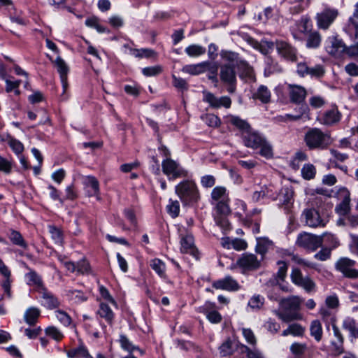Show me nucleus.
I'll list each match as a JSON object with an SVG mask.
<instances>
[{"mask_svg":"<svg viewBox=\"0 0 358 358\" xmlns=\"http://www.w3.org/2000/svg\"><path fill=\"white\" fill-rule=\"evenodd\" d=\"M302 299L298 296H291L280 301V307L283 311L274 310V313L283 322H289L301 318L300 314L292 313L300 309Z\"/></svg>","mask_w":358,"mask_h":358,"instance_id":"1","label":"nucleus"},{"mask_svg":"<svg viewBox=\"0 0 358 358\" xmlns=\"http://www.w3.org/2000/svg\"><path fill=\"white\" fill-rule=\"evenodd\" d=\"M325 237L331 240L335 239L333 235H328L326 233L321 236H318L303 231L297 236L296 245L314 252L322 245L323 240Z\"/></svg>","mask_w":358,"mask_h":358,"instance_id":"2","label":"nucleus"},{"mask_svg":"<svg viewBox=\"0 0 358 358\" xmlns=\"http://www.w3.org/2000/svg\"><path fill=\"white\" fill-rule=\"evenodd\" d=\"M176 193L184 204H191L199 199L196 184L192 180H184L176 186Z\"/></svg>","mask_w":358,"mask_h":358,"instance_id":"3","label":"nucleus"},{"mask_svg":"<svg viewBox=\"0 0 358 358\" xmlns=\"http://www.w3.org/2000/svg\"><path fill=\"white\" fill-rule=\"evenodd\" d=\"M305 141L310 149H325L331 144L330 136L317 128L311 129L306 134Z\"/></svg>","mask_w":358,"mask_h":358,"instance_id":"4","label":"nucleus"},{"mask_svg":"<svg viewBox=\"0 0 358 358\" xmlns=\"http://www.w3.org/2000/svg\"><path fill=\"white\" fill-rule=\"evenodd\" d=\"M301 222L311 228L323 227L326 225L327 220L322 217L319 211L313 208H306L301 215Z\"/></svg>","mask_w":358,"mask_h":358,"instance_id":"5","label":"nucleus"},{"mask_svg":"<svg viewBox=\"0 0 358 358\" xmlns=\"http://www.w3.org/2000/svg\"><path fill=\"white\" fill-rule=\"evenodd\" d=\"M162 171L169 179H176L186 177L187 171L185 170L178 163L171 158H166L162 163Z\"/></svg>","mask_w":358,"mask_h":358,"instance_id":"6","label":"nucleus"},{"mask_svg":"<svg viewBox=\"0 0 358 358\" xmlns=\"http://www.w3.org/2000/svg\"><path fill=\"white\" fill-rule=\"evenodd\" d=\"M338 15V10L335 8H327L316 15L317 27L324 30H327L334 22Z\"/></svg>","mask_w":358,"mask_h":358,"instance_id":"7","label":"nucleus"},{"mask_svg":"<svg viewBox=\"0 0 358 358\" xmlns=\"http://www.w3.org/2000/svg\"><path fill=\"white\" fill-rule=\"evenodd\" d=\"M234 68L230 65H222L220 68V79L228 85L227 91L231 94L236 90V76Z\"/></svg>","mask_w":358,"mask_h":358,"instance_id":"8","label":"nucleus"},{"mask_svg":"<svg viewBox=\"0 0 358 358\" xmlns=\"http://www.w3.org/2000/svg\"><path fill=\"white\" fill-rule=\"evenodd\" d=\"M324 46L326 51L334 57H340L348 48L343 41L336 36H329L324 42Z\"/></svg>","mask_w":358,"mask_h":358,"instance_id":"9","label":"nucleus"},{"mask_svg":"<svg viewBox=\"0 0 358 358\" xmlns=\"http://www.w3.org/2000/svg\"><path fill=\"white\" fill-rule=\"evenodd\" d=\"M355 261L348 257L340 258L336 263V268L344 276L350 278H358V270L354 268Z\"/></svg>","mask_w":358,"mask_h":358,"instance_id":"10","label":"nucleus"},{"mask_svg":"<svg viewBox=\"0 0 358 358\" xmlns=\"http://www.w3.org/2000/svg\"><path fill=\"white\" fill-rule=\"evenodd\" d=\"M291 279L294 284L302 287L307 292H311L315 289V282L310 278L303 277L298 268H294L292 271Z\"/></svg>","mask_w":358,"mask_h":358,"instance_id":"11","label":"nucleus"},{"mask_svg":"<svg viewBox=\"0 0 358 358\" xmlns=\"http://www.w3.org/2000/svg\"><path fill=\"white\" fill-rule=\"evenodd\" d=\"M203 101L214 108L224 107L229 108L231 105V99L227 96L217 97L215 94L208 92H203Z\"/></svg>","mask_w":358,"mask_h":358,"instance_id":"12","label":"nucleus"},{"mask_svg":"<svg viewBox=\"0 0 358 358\" xmlns=\"http://www.w3.org/2000/svg\"><path fill=\"white\" fill-rule=\"evenodd\" d=\"M180 251L182 253H187L196 259L198 258V250L194 244V237L191 234L180 235Z\"/></svg>","mask_w":358,"mask_h":358,"instance_id":"13","label":"nucleus"},{"mask_svg":"<svg viewBox=\"0 0 358 358\" xmlns=\"http://www.w3.org/2000/svg\"><path fill=\"white\" fill-rule=\"evenodd\" d=\"M236 264L243 270H254L260 266V260L253 254L245 253L238 259Z\"/></svg>","mask_w":358,"mask_h":358,"instance_id":"14","label":"nucleus"},{"mask_svg":"<svg viewBox=\"0 0 358 358\" xmlns=\"http://www.w3.org/2000/svg\"><path fill=\"white\" fill-rule=\"evenodd\" d=\"M243 138L245 145L252 149H258L261 143L265 140L262 136L252 131L251 128L243 134Z\"/></svg>","mask_w":358,"mask_h":358,"instance_id":"15","label":"nucleus"},{"mask_svg":"<svg viewBox=\"0 0 358 358\" xmlns=\"http://www.w3.org/2000/svg\"><path fill=\"white\" fill-rule=\"evenodd\" d=\"M338 198L341 203L336 207L337 212L341 215H345L350 210V194L345 187L339 189L338 192Z\"/></svg>","mask_w":358,"mask_h":358,"instance_id":"16","label":"nucleus"},{"mask_svg":"<svg viewBox=\"0 0 358 358\" xmlns=\"http://www.w3.org/2000/svg\"><path fill=\"white\" fill-rule=\"evenodd\" d=\"M288 90L291 101L300 103L304 101L307 92L303 87L298 85L289 84Z\"/></svg>","mask_w":358,"mask_h":358,"instance_id":"17","label":"nucleus"},{"mask_svg":"<svg viewBox=\"0 0 358 358\" xmlns=\"http://www.w3.org/2000/svg\"><path fill=\"white\" fill-rule=\"evenodd\" d=\"M278 52L284 58L294 61L296 59V50L287 42L280 41L276 42Z\"/></svg>","mask_w":358,"mask_h":358,"instance_id":"18","label":"nucleus"},{"mask_svg":"<svg viewBox=\"0 0 358 358\" xmlns=\"http://www.w3.org/2000/svg\"><path fill=\"white\" fill-rule=\"evenodd\" d=\"M252 98L267 104L271 101V92L267 86L261 85L253 92Z\"/></svg>","mask_w":358,"mask_h":358,"instance_id":"19","label":"nucleus"},{"mask_svg":"<svg viewBox=\"0 0 358 358\" xmlns=\"http://www.w3.org/2000/svg\"><path fill=\"white\" fill-rule=\"evenodd\" d=\"M213 287L215 289H225L227 291H236L239 289L238 282L231 276H226L223 279L214 282Z\"/></svg>","mask_w":358,"mask_h":358,"instance_id":"20","label":"nucleus"},{"mask_svg":"<svg viewBox=\"0 0 358 358\" xmlns=\"http://www.w3.org/2000/svg\"><path fill=\"white\" fill-rule=\"evenodd\" d=\"M210 64L208 62H203L196 64H187L182 67V71L192 76H196L206 72L210 69Z\"/></svg>","mask_w":358,"mask_h":358,"instance_id":"21","label":"nucleus"},{"mask_svg":"<svg viewBox=\"0 0 358 358\" xmlns=\"http://www.w3.org/2000/svg\"><path fill=\"white\" fill-rule=\"evenodd\" d=\"M97 315L99 317L103 319L109 325H112L115 314L107 302H101L97 310Z\"/></svg>","mask_w":358,"mask_h":358,"instance_id":"22","label":"nucleus"},{"mask_svg":"<svg viewBox=\"0 0 358 358\" xmlns=\"http://www.w3.org/2000/svg\"><path fill=\"white\" fill-rule=\"evenodd\" d=\"M341 119V113L337 108H334L324 113L320 117V122L324 125H331L337 123Z\"/></svg>","mask_w":358,"mask_h":358,"instance_id":"23","label":"nucleus"},{"mask_svg":"<svg viewBox=\"0 0 358 358\" xmlns=\"http://www.w3.org/2000/svg\"><path fill=\"white\" fill-rule=\"evenodd\" d=\"M55 64L60 75L63 88L65 91L67 87L66 76L69 72V68L65 62L60 57L56 58Z\"/></svg>","mask_w":358,"mask_h":358,"instance_id":"24","label":"nucleus"},{"mask_svg":"<svg viewBox=\"0 0 358 358\" xmlns=\"http://www.w3.org/2000/svg\"><path fill=\"white\" fill-rule=\"evenodd\" d=\"M222 59L226 62L224 65H230L232 67H238L243 62L236 52L231 51H222L221 53Z\"/></svg>","mask_w":358,"mask_h":358,"instance_id":"25","label":"nucleus"},{"mask_svg":"<svg viewBox=\"0 0 358 358\" xmlns=\"http://www.w3.org/2000/svg\"><path fill=\"white\" fill-rule=\"evenodd\" d=\"M27 282L29 285L33 286L39 292L44 289L43 281L41 277L34 271H30L25 275Z\"/></svg>","mask_w":358,"mask_h":358,"instance_id":"26","label":"nucleus"},{"mask_svg":"<svg viewBox=\"0 0 358 358\" xmlns=\"http://www.w3.org/2000/svg\"><path fill=\"white\" fill-rule=\"evenodd\" d=\"M41 294L42 297V304L47 307L48 308L52 309L56 308L59 302L56 298L49 292H48L45 288L42 289L41 291L39 292Z\"/></svg>","mask_w":358,"mask_h":358,"instance_id":"27","label":"nucleus"},{"mask_svg":"<svg viewBox=\"0 0 358 358\" xmlns=\"http://www.w3.org/2000/svg\"><path fill=\"white\" fill-rule=\"evenodd\" d=\"M83 183L86 187L90 188V196H98L99 194V183L95 177L92 176L85 177Z\"/></svg>","mask_w":358,"mask_h":358,"instance_id":"28","label":"nucleus"},{"mask_svg":"<svg viewBox=\"0 0 358 358\" xmlns=\"http://www.w3.org/2000/svg\"><path fill=\"white\" fill-rule=\"evenodd\" d=\"M119 343L121 348L128 352L129 353H133L136 351L139 352L140 354L143 355V351L138 348V346L135 345L126 336L120 335Z\"/></svg>","mask_w":358,"mask_h":358,"instance_id":"29","label":"nucleus"},{"mask_svg":"<svg viewBox=\"0 0 358 358\" xmlns=\"http://www.w3.org/2000/svg\"><path fill=\"white\" fill-rule=\"evenodd\" d=\"M310 335L317 342L320 341L322 338V327L321 322L318 320L311 322L310 326Z\"/></svg>","mask_w":358,"mask_h":358,"instance_id":"30","label":"nucleus"},{"mask_svg":"<svg viewBox=\"0 0 358 358\" xmlns=\"http://www.w3.org/2000/svg\"><path fill=\"white\" fill-rule=\"evenodd\" d=\"M229 121L231 124L242 131L243 136L251 128L250 124L245 120H242L237 116H229Z\"/></svg>","mask_w":358,"mask_h":358,"instance_id":"31","label":"nucleus"},{"mask_svg":"<svg viewBox=\"0 0 358 358\" xmlns=\"http://www.w3.org/2000/svg\"><path fill=\"white\" fill-rule=\"evenodd\" d=\"M322 37L317 31H310L306 39V47L317 48L321 43Z\"/></svg>","mask_w":358,"mask_h":358,"instance_id":"32","label":"nucleus"},{"mask_svg":"<svg viewBox=\"0 0 358 358\" xmlns=\"http://www.w3.org/2000/svg\"><path fill=\"white\" fill-rule=\"evenodd\" d=\"M67 356L69 358H92L87 350L83 345L69 350Z\"/></svg>","mask_w":358,"mask_h":358,"instance_id":"33","label":"nucleus"},{"mask_svg":"<svg viewBox=\"0 0 358 358\" xmlns=\"http://www.w3.org/2000/svg\"><path fill=\"white\" fill-rule=\"evenodd\" d=\"M304 331L305 329L301 324L295 323L290 324L287 329L282 331V336L292 335L294 336H301L303 335Z\"/></svg>","mask_w":358,"mask_h":358,"instance_id":"34","label":"nucleus"},{"mask_svg":"<svg viewBox=\"0 0 358 358\" xmlns=\"http://www.w3.org/2000/svg\"><path fill=\"white\" fill-rule=\"evenodd\" d=\"M334 334L335 337L337 338V342H332V345L334 346V350L337 354H341L343 352V337L339 330V329L336 326H332Z\"/></svg>","mask_w":358,"mask_h":358,"instance_id":"35","label":"nucleus"},{"mask_svg":"<svg viewBox=\"0 0 358 358\" xmlns=\"http://www.w3.org/2000/svg\"><path fill=\"white\" fill-rule=\"evenodd\" d=\"M40 315V310L36 308H29L24 313V320L30 325H34Z\"/></svg>","mask_w":358,"mask_h":358,"instance_id":"36","label":"nucleus"},{"mask_svg":"<svg viewBox=\"0 0 358 358\" xmlns=\"http://www.w3.org/2000/svg\"><path fill=\"white\" fill-rule=\"evenodd\" d=\"M185 51L188 56L191 57H196L203 55L206 52V49L201 45L193 44L187 46Z\"/></svg>","mask_w":358,"mask_h":358,"instance_id":"37","label":"nucleus"},{"mask_svg":"<svg viewBox=\"0 0 358 358\" xmlns=\"http://www.w3.org/2000/svg\"><path fill=\"white\" fill-rule=\"evenodd\" d=\"M6 141L12 150L16 155H20L24 151V145L20 141L11 137L10 136H8Z\"/></svg>","mask_w":358,"mask_h":358,"instance_id":"38","label":"nucleus"},{"mask_svg":"<svg viewBox=\"0 0 358 358\" xmlns=\"http://www.w3.org/2000/svg\"><path fill=\"white\" fill-rule=\"evenodd\" d=\"M294 196V190L292 187L285 186L281 189L280 193V199L283 201L284 204L292 202Z\"/></svg>","mask_w":358,"mask_h":358,"instance_id":"39","label":"nucleus"},{"mask_svg":"<svg viewBox=\"0 0 358 358\" xmlns=\"http://www.w3.org/2000/svg\"><path fill=\"white\" fill-rule=\"evenodd\" d=\"M151 268L160 276L165 278L166 266L164 263L159 259H154L150 262Z\"/></svg>","mask_w":358,"mask_h":358,"instance_id":"40","label":"nucleus"},{"mask_svg":"<svg viewBox=\"0 0 358 358\" xmlns=\"http://www.w3.org/2000/svg\"><path fill=\"white\" fill-rule=\"evenodd\" d=\"M45 333L47 336L51 337L55 341L59 342L64 338V334L62 331L54 326H50L45 329Z\"/></svg>","mask_w":358,"mask_h":358,"instance_id":"41","label":"nucleus"},{"mask_svg":"<svg viewBox=\"0 0 358 358\" xmlns=\"http://www.w3.org/2000/svg\"><path fill=\"white\" fill-rule=\"evenodd\" d=\"M316 174V169L311 164H306L301 169L302 177L306 180L313 179Z\"/></svg>","mask_w":358,"mask_h":358,"instance_id":"42","label":"nucleus"},{"mask_svg":"<svg viewBox=\"0 0 358 358\" xmlns=\"http://www.w3.org/2000/svg\"><path fill=\"white\" fill-rule=\"evenodd\" d=\"M271 245V241L268 238H257V244L256 245V252L263 255L266 252L268 247Z\"/></svg>","mask_w":358,"mask_h":358,"instance_id":"43","label":"nucleus"},{"mask_svg":"<svg viewBox=\"0 0 358 358\" xmlns=\"http://www.w3.org/2000/svg\"><path fill=\"white\" fill-rule=\"evenodd\" d=\"M264 303V298L261 295H254L249 301L248 306L253 310H259Z\"/></svg>","mask_w":358,"mask_h":358,"instance_id":"44","label":"nucleus"},{"mask_svg":"<svg viewBox=\"0 0 358 358\" xmlns=\"http://www.w3.org/2000/svg\"><path fill=\"white\" fill-rule=\"evenodd\" d=\"M66 294L69 299L73 301L75 303L83 302L87 299V297L85 296V294L78 290L69 289L67 291Z\"/></svg>","mask_w":358,"mask_h":358,"instance_id":"45","label":"nucleus"},{"mask_svg":"<svg viewBox=\"0 0 358 358\" xmlns=\"http://www.w3.org/2000/svg\"><path fill=\"white\" fill-rule=\"evenodd\" d=\"M85 24L87 27L94 28L99 33L109 32V31L99 23L96 17H92L86 20Z\"/></svg>","mask_w":358,"mask_h":358,"instance_id":"46","label":"nucleus"},{"mask_svg":"<svg viewBox=\"0 0 358 358\" xmlns=\"http://www.w3.org/2000/svg\"><path fill=\"white\" fill-rule=\"evenodd\" d=\"M167 212L173 218L178 216L180 213V204L178 201L169 200V204L166 206Z\"/></svg>","mask_w":358,"mask_h":358,"instance_id":"47","label":"nucleus"},{"mask_svg":"<svg viewBox=\"0 0 358 358\" xmlns=\"http://www.w3.org/2000/svg\"><path fill=\"white\" fill-rule=\"evenodd\" d=\"M238 68L242 71L240 74L241 78L248 79L253 78V70L246 62L243 61Z\"/></svg>","mask_w":358,"mask_h":358,"instance_id":"48","label":"nucleus"},{"mask_svg":"<svg viewBox=\"0 0 358 358\" xmlns=\"http://www.w3.org/2000/svg\"><path fill=\"white\" fill-rule=\"evenodd\" d=\"M258 149L260 150L259 154L266 158H270L273 156L272 147L266 139L261 143Z\"/></svg>","mask_w":358,"mask_h":358,"instance_id":"49","label":"nucleus"},{"mask_svg":"<svg viewBox=\"0 0 358 358\" xmlns=\"http://www.w3.org/2000/svg\"><path fill=\"white\" fill-rule=\"evenodd\" d=\"M57 319L65 327H69L72 322L71 317L64 311L57 310L55 312Z\"/></svg>","mask_w":358,"mask_h":358,"instance_id":"50","label":"nucleus"},{"mask_svg":"<svg viewBox=\"0 0 358 358\" xmlns=\"http://www.w3.org/2000/svg\"><path fill=\"white\" fill-rule=\"evenodd\" d=\"M212 199L215 201L227 199L226 189L223 187H215L211 193Z\"/></svg>","mask_w":358,"mask_h":358,"instance_id":"51","label":"nucleus"},{"mask_svg":"<svg viewBox=\"0 0 358 358\" xmlns=\"http://www.w3.org/2000/svg\"><path fill=\"white\" fill-rule=\"evenodd\" d=\"M343 327L348 330L351 335L355 338H358V327L356 325L355 322L353 320H346L344 321Z\"/></svg>","mask_w":358,"mask_h":358,"instance_id":"52","label":"nucleus"},{"mask_svg":"<svg viewBox=\"0 0 358 358\" xmlns=\"http://www.w3.org/2000/svg\"><path fill=\"white\" fill-rule=\"evenodd\" d=\"M10 238L14 244L21 246L24 248L27 247L25 241H24L22 235L19 232L16 231H13L10 233Z\"/></svg>","mask_w":358,"mask_h":358,"instance_id":"53","label":"nucleus"},{"mask_svg":"<svg viewBox=\"0 0 358 358\" xmlns=\"http://www.w3.org/2000/svg\"><path fill=\"white\" fill-rule=\"evenodd\" d=\"M49 232L56 243L61 244L62 243V233L59 229L54 226H49Z\"/></svg>","mask_w":358,"mask_h":358,"instance_id":"54","label":"nucleus"},{"mask_svg":"<svg viewBox=\"0 0 358 358\" xmlns=\"http://www.w3.org/2000/svg\"><path fill=\"white\" fill-rule=\"evenodd\" d=\"M242 334L244 336L245 341L252 345H255L257 343V338L253 333V331L250 329L243 328Z\"/></svg>","mask_w":358,"mask_h":358,"instance_id":"55","label":"nucleus"},{"mask_svg":"<svg viewBox=\"0 0 358 358\" xmlns=\"http://www.w3.org/2000/svg\"><path fill=\"white\" fill-rule=\"evenodd\" d=\"M242 349L248 358H264L261 352L257 348L251 349L246 345H243Z\"/></svg>","mask_w":358,"mask_h":358,"instance_id":"56","label":"nucleus"},{"mask_svg":"<svg viewBox=\"0 0 358 358\" xmlns=\"http://www.w3.org/2000/svg\"><path fill=\"white\" fill-rule=\"evenodd\" d=\"M307 348L305 343H294L290 346V351L292 354L300 356L304 354Z\"/></svg>","mask_w":358,"mask_h":358,"instance_id":"57","label":"nucleus"},{"mask_svg":"<svg viewBox=\"0 0 358 358\" xmlns=\"http://www.w3.org/2000/svg\"><path fill=\"white\" fill-rule=\"evenodd\" d=\"M309 103L313 108H319L325 105L326 100L321 96H313L309 99Z\"/></svg>","mask_w":358,"mask_h":358,"instance_id":"58","label":"nucleus"},{"mask_svg":"<svg viewBox=\"0 0 358 358\" xmlns=\"http://www.w3.org/2000/svg\"><path fill=\"white\" fill-rule=\"evenodd\" d=\"M324 67L321 65H316L313 67H308V76L311 77L320 78L324 74Z\"/></svg>","mask_w":358,"mask_h":358,"instance_id":"59","label":"nucleus"},{"mask_svg":"<svg viewBox=\"0 0 358 358\" xmlns=\"http://www.w3.org/2000/svg\"><path fill=\"white\" fill-rule=\"evenodd\" d=\"M155 52L151 49H141V50H134L133 55L136 57L142 58V57H152L155 55Z\"/></svg>","mask_w":358,"mask_h":358,"instance_id":"60","label":"nucleus"},{"mask_svg":"<svg viewBox=\"0 0 358 358\" xmlns=\"http://www.w3.org/2000/svg\"><path fill=\"white\" fill-rule=\"evenodd\" d=\"M231 348L232 343L231 340L228 339L224 342L219 348L221 356L225 357L231 355L232 352Z\"/></svg>","mask_w":358,"mask_h":358,"instance_id":"61","label":"nucleus"},{"mask_svg":"<svg viewBox=\"0 0 358 358\" xmlns=\"http://www.w3.org/2000/svg\"><path fill=\"white\" fill-rule=\"evenodd\" d=\"M162 72V67L160 66H155L145 67L143 69L142 73L145 76H155Z\"/></svg>","mask_w":358,"mask_h":358,"instance_id":"62","label":"nucleus"},{"mask_svg":"<svg viewBox=\"0 0 358 358\" xmlns=\"http://www.w3.org/2000/svg\"><path fill=\"white\" fill-rule=\"evenodd\" d=\"M78 273L87 274L90 272V266L87 262L82 260L76 264V271Z\"/></svg>","mask_w":358,"mask_h":358,"instance_id":"63","label":"nucleus"},{"mask_svg":"<svg viewBox=\"0 0 358 358\" xmlns=\"http://www.w3.org/2000/svg\"><path fill=\"white\" fill-rule=\"evenodd\" d=\"M12 169V162L7 159L0 156V171L6 174L10 173Z\"/></svg>","mask_w":358,"mask_h":358,"instance_id":"64","label":"nucleus"}]
</instances>
